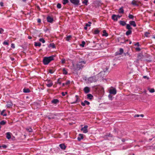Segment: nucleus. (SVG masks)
Instances as JSON below:
<instances>
[{"instance_id":"1","label":"nucleus","mask_w":155,"mask_h":155,"mask_svg":"<svg viewBox=\"0 0 155 155\" xmlns=\"http://www.w3.org/2000/svg\"><path fill=\"white\" fill-rule=\"evenodd\" d=\"M55 57L54 55H52L48 57H44L43 60V63L45 65L48 64L51 61L54 60Z\"/></svg>"},{"instance_id":"2","label":"nucleus","mask_w":155,"mask_h":155,"mask_svg":"<svg viewBox=\"0 0 155 155\" xmlns=\"http://www.w3.org/2000/svg\"><path fill=\"white\" fill-rule=\"evenodd\" d=\"M86 64V62L84 61H79L77 64V68L78 70L82 69Z\"/></svg>"},{"instance_id":"3","label":"nucleus","mask_w":155,"mask_h":155,"mask_svg":"<svg viewBox=\"0 0 155 155\" xmlns=\"http://www.w3.org/2000/svg\"><path fill=\"white\" fill-rule=\"evenodd\" d=\"M46 81L47 82L46 85L48 87H50L53 85V82L51 80L47 79Z\"/></svg>"},{"instance_id":"4","label":"nucleus","mask_w":155,"mask_h":155,"mask_svg":"<svg viewBox=\"0 0 155 155\" xmlns=\"http://www.w3.org/2000/svg\"><path fill=\"white\" fill-rule=\"evenodd\" d=\"M88 126L87 125H85L83 127H82L81 130L83 131V132L84 133H87L88 132L87 130Z\"/></svg>"},{"instance_id":"5","label":"nucleus","mask_w":155,"mask_h":155,"mask_svg":"<svg viewBox=\"0 0 155 155\" xmlns=\"http://www.w3.org/2000/svg\"><path fill=\"white\" fill-rule=\"evenodd\" d=\"M109 93L110 94H113L114 95L116 94L117 91L116 89L113 88L110 90Z\"/></svg>"},{"instance_id":"6","label":"nucleus","mask_w":155,"mask_h":155,"mask_svg":"<svg viewBox=\"0 0 155 155\" xmlns=\"http://www.w3.org/2000/svg\"><path fill=\"white\" fill-rule=\"evenodd\" d=\"M84 91L85 93L87 94L90 92V89L88 87H86L84 88Z\"/></svg>"},{"instance_id":"7","label":"nucleus","mask_w":155,"mask_h":155,"mask_svg":"<svg viewBox=\"0 0 155 155\" xmlns=\"http://www.w3.org/2000/svg\"><path fill=\"white\" fill-rule=\"evenodd\" d=\"M121 16L119 15H113L112 16V19H118L120 18L121 17Z\"/></svg>"},{"instance_id":"8","label":"nucleus","mask_w":155,"mask_h":155,"mask_svg":"<svg viewBox=\"0 0 155 155\" xmlns=\"http://www.w3.org/2000/svg\"><path fill=\"white\" fill-rule=\"evenodd\" d=\"M6 106L8 108H10L13 106V104L11 101H8L7 102Z\"/></svg>"},{"instance_id":"9","label":"nucleus","mask_w":155,"mask_h":155,"mask_svg":"<svg viewBox=\"0 0 155 155\" xmlns=\"http://www.w3.org/2000/svg\"><path fill=\"white\" fill-rule=\"evenodd\" d=\"M86 104L87 105H88L90 104V102L86 100H85L84 102H82L81 103V105L84 106Z\"/></svg>"},{"instance_id":"10","label":"nucleus","mask_w":155,"mask_h":155,"mask_svg":"<svg viewBox=\"0 0 155 155\" xmlns=\"http://www.w3.org/2000/svg\"><path fill=\"white\" fill-rule=\"evenodd\" d=\"M59 101L58 99H54L51 101V103L53 104H57L58 103Z\"/></svg>"},{"instance_id":"11","label":"nucleus","mask_w":155,"mask_h":155,"mask_svg":"<svg viewBox=\"0 0 155 155\" xmlns=\"http://www.w3.org/2000/svg\"><path fill=\"white\" fill-rule=\"evenodd\" d=\"M70 1L75 5H78L79 2V0H70Z\"/></svg>"},{"instance_id":"12","label":"nucleus","mask_w":155,"mask_h":155,"mask_svg":"<svg viewBox=\"0 0 155 155\" xmlns=\"http://www.w3.org/2000/svg\"><path fill=\"white\" fill-rule=\"evenodd\" d=\"M129 23L130 25L133 26L134 27H136V23L134 21H130L129 22Z\"/></svg>"},{"instance_id":"13","label":"nucleus","mask_w":155,"mask_h":155,"mask_svg":"<svg viewBox=\"0 0 155 155\" xmlns=\"http://www.w3.org/2000/svg\"><path fill=\"white\" fill-rule=\"evenodd\" d=\"M83 138V134H79V137L78 138V140L80 141L81 139H82Z\"/></svg>"},{"instance_id":"14","label":"nucleus","mask_w":155,"mask_h":155,"mask_svg":"<svg viewBox=\"0 0 155 155\" xmlns=\"http://www.w3.org/2000/svg\"><path fill=\"white\" fill-rule=\"evenodd\" d=\"M11 133L10 132H7L6 133V138L8 139H10L11 138Z\"/></svg>"},{"instance_id":"15","label":"nucleus","mask_w":155,"mask_h":155,"mask_svg":"<svg viewBox=\"0 0 155 155\" xmlns=\"http://www.w3.org/2000/svg\"><path fill=\"white\" fill-rule=\"evenodd\" d=\"M23 92L25 93H28L30 92V90L28 88H24L23 89Z\"/></svg>"},{"instance_id":"16","label":"nucleus","mask_w":155,"mask_h":155,"mask_svg":"<svg viewBox=\"0 0 155 155\" xmlns=\"http://www.w3.org/2000/svg\"><path fill=\"white\" fill-rule=\"evenodd\" d=\"M59 146L61 149H65L66 148V146L63 143L60 144Z\"/></svg>"},{"instance_id":"17","label":"nucleus","mask_w":155,"mask_h":155,"mask_svg":"<svg viewBox=\"0 0 155 155\" xmlns=\"http://www.w3.org/2000/svg\"><path fill=\"white\" fill-rule=\"evenodd\" d=\"M87 98L90 100H91L93 98V96L91 94H89L87 95Z\"/></svg>"},{"instance_id":"18","label":"nucleus","mask_w":155,"mask_h":155,"mask_svg":"<svg viewBox=\"0 0 155 155\" xmlns=\"http://www.w3.org/2000/svg\"><path fill=\"white\" fill-rule=\"evenodd\" d=\"M131 30H128V31H127L126 33V35L127 36H128V35L131 34L132 33Z\"/></svg>"},{"instance_id":"19","label":"nucleus","mask_w":155,"mask_h":155,"mask_svg":"<svg viewBox=\"0 0 155 155\" xmlns=\"http://www.w3.org/2000/svg\"><path fill=\"white\" fill-rule=\"evenodd\" d=\"M119 23L121 25L123 26H124L126 25V23L125 22L123 21H119Z\"/></svg>"},{"instance_id":"20","label":"nucleus","mask_w":155,"mask_h":155,"mask_svg":"<svg viewBox=\"0 0 155 155\" xmlns=\"http://www.w3.org/2000/svg\"><path fill=\"white\" fill-rule=\"evenodd\" d=\"M103 34H102L103 36H105V37H107L108 35V34L107 33L106 31L105 30H103Z\"/></svg>"},{"instance_id":"21","label":"nucleus","mask_w":155,"mask_h":155,"mask_svg":"<svg viewBox=\"0 0 155 155\" xmlns=\"http://www.w3.org/2000/svg\"><path fill=\"white\" fill-rule=\"evenodd\" d=\"M126 28L128 30H132V28L131 27L130 25L127 24L126 25Z\"/></svg>"},{"instance_id":"22","label":"nucleus","mask_w":155,"mask_h":155,"mask_svg":"<svg viewBox=\"0 0 155 155\" xmlns=\"http://www.w3.org/2000/svg\"><path fill=\"white\" fill-rule=\"evenodd\" d=\"M34 45L35 46H39L40 47L41 45V44L39 42H35Z\"/></svg>"},{"instance_id":"23","label":"nucleus","mask_w":155,"mask_h":155,"mask_svg":"<svg viewBox=\"0 0 155 155\" xmlns=\"http://www.w3.org/2000/svg\"><path fill=\"white\" fill-rule=\"evenodd\" d=\"M63 74H64L66 75L68 74V72L65 68L63 69Z\"/></svg>"},{"instance_id":"24","label":"nucleus","mask_w":155,"mask_h":155,"mask_svg":"<svg viewBox=\"0 0 155 155\" xmlns=\"http://www.w3.org/2000/svg\"><path fill=\"white\" fill-rule=\"evenodd\" d=\"M6 123V121L4 120H3L1 121L0 122V125H5Z\"/></svg>"},{"instance_id":"25","label":"nucleus","mask_w":155,"mask_h":155,"mask_svg":"<svg viewBox=\"0 0 155 155\" xmlns=\"http://www.w3.org/2000/svg\"><path fill=\"white\" fill-rule=\"evenodd\" d=\"M131 3L132 5H138V4L137 3V2L136 1L134 0L132 1Z\"/></svg>"},{"instance_id":"26","label":"nucleus","mask_w":155,"mask_h":155,"mask_svg":"<svg viewBox=\"0 0 155 155\" xmlns=\"http://www.w3.org/2000/svg\"><path fill=\"white\" fill-rule=\"evenodd\" d=\"M118 12L119 13H124V10L122 8H121L119 9Z\"/></svg>"},{"instance_id":"27","label":"nucleus","mask_w":155,"mask_h":155,"mask_svg":"<svg viewBox=\"0 0 155 155\" xmlns=\"http://www.w3.org/2000/svg\"><path fill=\"white\" fill-rule=\"evenodd\" d=\"M5 110H3L1 112V114L3 115L4 116H7L6 114H4L5 111Z\"/></svg>"},{"instance_id":"28","label":"nucleus","mask_w":155,"mask_h":155,"mask_svg":"<svg viewBox=\"0 0 155 155\" xmlns=\"http://www.w3.org/2000/svg\"><path fill=\"white\" fill-rule=\"evenodd\" d=\"M71 38V35H68L66 37V40L67 41H69Z\"/></svg>"},{"instance_id":"29","label":"nucleus","mask_w":155,"mask_h":155,"mask_svg":"<svg viewBox=\"0 0 155 155\" xmlns=\"http://www.w3.org/2000/svg\"><path fill=\"white\" fill-rule=\"evenodd\" d=\"M124 52V50L123 48H120L119 50V54L121 55V54Z\"/></svg>"},{"instance_id":"30","label":"nucleus","mask_w":155,"mask_h":155,"mask_svg":"<svg viewBox=\"0 0 155 155\" xmlns=\"http://www.w3.org/2000/svg\"><path fill=\"white\" fill-rule=\"evenodd\" d=\"M26 130L29 132H31L32 131V129L31 127H27L26 128Z\"/></svg>"},{"instance_id":"31","label":"nucleus","mask_w":155,"mask_h":155,"mask_svg":"<svg viewBox=\"0 0 155 155\" xmlns=\"http://www.w3.org/2000/svg\"><path fill=\"white\" fill-rule=\"evenodd\" d=\"M91 22L90 21H89L88 23L85 24V26L86 27H89L91 26Z\"/></svg>"},{"instance_id":"32","label":"nucleus","mask_w":155,"mask_h":155,"mask_svg":"<svg viewBox=\"0 0 155 155\" xmlns=\"http://www.w3.org/2000/svg\"><path fill=\"white\" fill-rule=\"evenodd\" d=\"M100 31L98 29L95 30L94 31V34H97L99 33Z\"/></svg>"},{"instance_id":"33","label":"nucleus","mask_w":155,"mask_h":155,"mask_svg":"<svg viewBox=\"0 0 155 155\" xmlns=\"http://www.w3.org/2000/svg\"><path fill=\"white\" fill-rule=\"evenodd\" d=\"M53 116L52 117H50V116H48V118L49 119V120H50L51 119H54V117L55 116H56V115H53Z\"/></svg>"},{"instance_id":"34","label":"nucleus","mask_w":155,"mask_h":155,"mask_svg":"<svg viewBox=\"0 0 155 155\" xmlns=\"http://www.w3.org/2000/svg\"><path fill=\"white\" fill-rule=\"evenodd\" d=\"M88 2L87 0H83L82 1V3L83 4H84L86 5H87V3Z\"/></svg>"},{"instance_id":"35","label":"nucleus","mask_w":155,"mask_h":155,"mask_svg":"<svg viewBox=\"0 0 155 155\" xmlns=\"http://www.w3.org/2000/svg\"><path fill=\"white\" fill-rule=\"evenodd\" d=\"M39 41H40L41 42L43 43H45V41L43 38H40L39 39Z\"/></svg>"},{"instance_id":"36","label":"nucleus","mask_w":155,"mask_h":155,"mask_svg":"<svg viewBox=\"0 0 155 155\" xmlns=\"http://www.w3.org/2000/svg\"><path fill=\"white\" fill-rule=\"evenodd\" d=\"M150 34V33L148 32H146L145 33L144 35L146 37H149V35Z\"/></svg>"},{"instance_id":"37","label":"nucleus","mask_w":155,"mask_h":155,"mask_svg":"<svg viewBox=\"0 0 155 155\" xmlns=\"http://www.w3.org/2000/svg\"><path fill=\"white\" fill-rule=\"evenodd\" d=\"M128 17H129V18L130 19H134V18H135V17H134L133 15H129Z\"/></svg>"},{"instance_id":"38","label":"nucleus","mask_w":155,"mask_h":155,"mask_svg":"<svg viewBox=\"0 0 155 155\" xmlns=\"http://www.w3.org/2000/svg\"><path fill=\"white\" fill-rule=\"evenodd\" d=\"M75 97L76 98V101H75L74 102H73L71 103V104H75V103H77V101H78V95H76L75 96Z\"/></svg>"},{"instance_id":"39","label":"nucleus","mask_w":155,"mask_h":155,"mask_svg":"<svg viewBox=\"0 0 155 155\" xmlns=\"http://www.w3.org/2000/svg\"><path fill=\"white\" fill-rule=\"evenodd\" d=\"M85 44V42L84 41H82V43L80 45L82 47H84Z\"/></svg>"},{"instance_id":"40","label":"nucleus","mask_w":155,"mask_h":155,"mask_svg":"<svg viewBox=\"0 0 155 155\" xmlns=\"http://www.w3.org/2000/svg\"><path fill=\"white\" fill-rule=\"evenodd\" d=\"M149 91L150 93H153L155 91V90L153 88H152L149 90Z\"/></svg>"},{"instance_id":"41","label":"nucleus","mask_w":155,"mask_h":155,"mask_svg":"<svg viewBox=\"0 0 155 155\" xmlns=\"http://www.w3.org/2000/svg\"><path fill=\"white\" fill-rule=\"evenodd\" d=\"M68 2V0H63V4L64 5L66 4Z\"/></svg>"},{"instance_id":"42","label":"nucleus","mask_w":155,"mask_h":155,"mask_svg":"<svg viewBox=\"0 0 155 155\" xmlns=\"http://www.w3.org/2000/svg\"><path fill=\"white\" fill-rule=\"evenodd\" d=\"M3 44L4 45H9L8 43L6 41H5L4 42Z\"/></svg>"},{"instance_id":"43","label":"nucleus","mask_w":155,"mask_h":155,"mask_svg":"<svg viewBox=\"0 0 155 155\" xmlns=\"http://www.w3.org/2000/svg\"><path fill=\"white\" fill-rule=\"evenodd\" d=\"M108 97L110 100H112V96L111 94H109L108 96Z\"/></svg>"},{"instance_id":"44","label":"nucleus","mask_w":155,"mask_h":155,"mask_svg":"<svg viewBox=\"0 0 155 155\" xmlns=\"http://www.w3.org/2000/svg\"><path fill=\"white\" fill-rule=\"evenodd\" d=\"M61 79V78H59L58 80V83L59 84H61V81H60V80Z\"/></svg>"},{"instance_id":"45","label":"nucleus","mask_w":155,"mask_h":155,"mask_svg":"<svg viewBox=\"0 0 155 155\" xmlns=\"http://www.w3.org/2000/svg\"><path fill=\"white\" fill-rule=\"evenodd\" d=\"M4 31V30L2 28H0V34H2Z\"/></svg>"},{"instance_id":"46","label":"nucleus","mask_w":155,"mask_h":155,"mask_svg":"<svg viewBox=\"0 0 155 155\" xmlns=\"http://www.w3.org/2000/svg\"><path fill=\"white\" fill-rule=\"evenodd\" d=\"M61 63L63 64L65 63V59H62L61 60Z\"/></svg>"},{"instance_id":"47","label":"nucleus","mask_w":155,"mask_h":155,"mask_svg":"<svg viewBox=\"0 0 155 155\" xmlns=\"http://www.w3.org/2000/svg\"><path fill=\"white\" fill-rule=\"evenodd\" d=\"M61 4H59V3H58L57 5V7L58 8H61Z\"/></svg>"},{"instance_id":"48","label":"nucleus","mask_w":155,"mask_h":155,"mask_svg":"<svg viewBox=\"0 0 155 155\" xmlns=\"http://www.w3.org/2000/svg\"><path fill=\"white\" fill-rule=\"evenodd\" d=\"M70 81H66V83H65V85H67L70 84Z\"/></svg>"},{"instance_id":"49","label":"nucleus","mask_w":155,"mask_h":155,"mask_svg":"<svg viewBox=\"0 0 155 155\" xmlns=\"http://www.w3.org/2000/svg\"><path fill=\"white\" fill-rule=\"evenodd\" d=\"M67 94V92H65V93L62 92L61 93V94L63 96H64L65 95V94Z\"/></svg>"},{"instance_id":"50","label":"nucleus","mask_w":155,"mask_h":155,"mask_svg":"<svg viewBox=\"0 0 155 155\" xmlns=\"http://www.w3.org/2000/svg\"><path fill=\"white\" fill-rule=\"evenodd\" d=\"M54 71L50 69L49 70V72L51 74H53Z\"/></svg>"},{"instance_id":"51","label":"nucleus","mask_w":155,"mask_h":155,"mask_svg":"<svg viewBox=\"0 0 155 155\" xmlns=\"http://www.w3.org/2000/svg\"><path fill=\"white\" fill-rule=\"evenodd\" d=\"M50 45L53 48H54L55 47V45L54 44H50Z\"/></svg>"},{"instance_id":"52","label":"nucleus","mask_w":155,"mask_h":155,"mask_svg":"<svg viewBox=\"0 0 155 155\" xmlns=\"http://www.w3.org/2000/svg\"><path fill=\"white\" fill-rule=\"evenodd\" d=\"M54 20H47V21L49 22L52 23Z\"/></svg>"},{"instance_id":"53","label":"nucleus","mask_w":155,"mask_h":155,"mask_svg":"<svg viewBox=\"0 0 155 155\" xmlns=\"http://www.w3.org/2000/svg\"><path fill=\"white\" fill-rule=\"evenodd\" d=\"M2 147L3 148H6L7 147V146L6 145L3 144L2 146Z\"/></svg>"},{"instance_id":"54","label":"nucleus","mask_w":155,"mask_h":155,"mask_svg":"<svg viewBox=\"0 0 155 155\" xmlns=\"http://www.w3.org/2000/svg\"><path fill=\"white\" fill-rule=\"evenodd\" d=\"M143 78L145 79L146 78L147 80H148L149 79V77L146 76H143Z\"/></svg>"},{"instance_id":"55","label":"nucleus","mask_w":155,"mask_h":155,"mask_svg":"<svg viewBox=\"0 0 155 155\" xmlns=\"http://www.w3.org/2000/svg\"><path fill=\"white\" fill-rule=\"evenodd\" d=\"M11 47L13 48H15V46L14 44H11Z\"/></svg>"},{"instance_id":"56","label":"nucleus","mask_w":155,"mask_h":155,"mask_svg":"<svg viewBox=\"0 0 155 155\" xmlns=\"http://www.w3.org/2000/svg\"><path fill=\"white\" fill-rule=\"evenodd\" d=\"M124 55L125 56H130L129 54L128 53V52L125 53Z\"/></svg>"},{"instance_id":"57","label":"nucleus","mask_w":155,"mask_h":155,"mask_svg":"<svg viewBox=\"0 0 155 155\" xmlns=\"http://www.w3.org/2000/svg\"><path fill=\"white\" fill-rule=\"evenodd\" d=\"M0 5L1 6H3V3L2 2H0Z\"/></svg>"},{"instance_id":"58","label":"nucleus","mask_w":155,"mask_h":155,"mask_svg":"<svg viewBox=\"0 0 155 155\" xmlns=\"http://www.w3.org/2000/svg\"><path fill=\"white\" fill-rule=\"evenodd\" d=\"M135 45H137V46H139L140 45L139 42H137Z\"/></svg>"},{"instance_id":"59","label":"nucleus","mask_w":155,"mask_h":155,"mask_svg":"<svg viewBox=\"0 0 155 155\" xmlns=\"http://www.w3.org/2000/svg\"><path fill=\"white\" fill-rule=\"evenodd\" d=\"M136 50L139 51H140V49L139 48H136Z\"/></svg>"},{"instance_id":"60","label":"nucleus","mask_w":155,"mask_h":155,"mask_svg":"<svg viewBox=\"0 0 155 155\" xmlns=\"http://www.w3.org/2000/svg\"><path fill=\"white\" fill-rule=\"evenodd\" d=\"M32 38V37L31 36H29L28 37V38L31 39Z\"/></svg>"},{"instance_id":"61","label":"nucleus","mask_w":155,"mask_h":155,"mask_svg":"<svg viewBox=\"0 0 155 155\" xmlns=\"http://www.w3.org/2000/svg\"><path fill=\"white\" fill-rule=\"evenodd\" d=\"M140 116V115H139V114H136V115H135L134 117H139V116Z\"/></svg>"},{"instance_id":"62","label":"nucleus","mask_w":155,"mask_h":155,"mask_svg":"<svg viewBox=\"0 0 155 155\" xmlns=\"http://www.w3.org/2000/svg\"><path fill=\"white\" fill-rule=\"evenodd\" d=\"M53 115H55V114H51L50 115H49V116H50V117H52L53 116Z\"/></svg>"},{"instance_id":"63","label":"nucleus","mask_w":155,"mask_h":155,"mask_svg":"<svg viewBox=\"0 0 155 155\" xmlns=\"http://www.w3.org/2000/svg\"><path fill=\"white\" fill-rule=\"evenodd\" d=\"M10 58L12 61H13L15 60V58Z\"/></svg>"},{"instance_id":"64","label":"nucleus","mask_w":155,"mask_h":155,"mask_svg":"<svg viewBox=\"0 0 155 155\" xmlns=\"http://www.w3.org/2000/svg\"><path fill=\"white\" fill-rule=\"evenodd\" d=\"M84 28L85 30H87V27L85 26Z\"/></svg>"}]
</instances>
